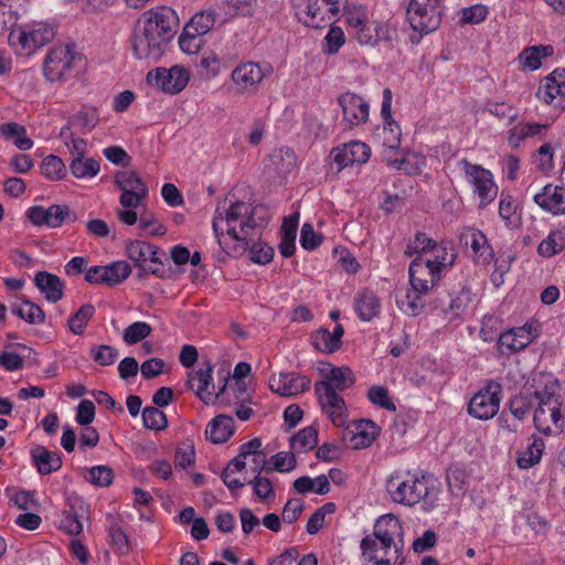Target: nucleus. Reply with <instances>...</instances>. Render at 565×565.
Wrapping results in <instances>:
<instances>
[{"mask_svg": "<svg viewBox=\"0 0 565 565\" xmlns=\"http://www.w3.org/2000/svg\"><path fill=\"white\" fill-rule=\"evenodd\" d=\"M41 172L50 180H62L66 175V167L60 157L50 154L43 159Z\"/></svg>", "mask_w": 565, "mask_h": 565, "instance_id": "obj_48", "label": "nucleus"}, {"mask_svg": "<svg viewBox=\"0 0 565 565\" xmlns=\"http://www.w3.org/2000/svg\"><path fill=\"white\" fill-rule=\"evenodd\" d=\"M472 300V294L469 287L463 286L456 297L451 298L447 306H444V299H439V306L443 312H450L452 318L459 317Z\"/></svg>", "mask_w": 565, "mask_h": 565, "instance_id": "obj_40", "label": "nucleus"}, {"mask_svg": "<svg viewBox=\"0 0 565 565\" xmlns=\"http://www.w3.org/2000/svg\"><path fill=\"white\" fill-rule=\"evenodd\" d=\"M102 269L107 286L119 285L131 274V267L126 262H114L109 265L102 266Z\"/></svg>", "mask_w": 565, "mask_h": 565, "instance_id": "obj_42", "label": "nucleus"}, {"mask_svg": "<svg viewBox=\"0 0 565 565\" xmlns=\"http://www.w3.org/2000/svg\"><path fill=\"white\" fill-rule=\"evenodd\" d=\"M215 17L216 13L212 9L201 11L192 17L185 28L203 36L214 26Z\"/></svg>", "mask_w": 565, "mask_h": 565, "instance_id": "obj_44", "label": "nucleus"}, {"mask_svg": "<svg viewBox=\"0 0 565 565\" xmlns=\"http://www.w3.org/2000/svg\"><path fill=\"white\" fill-rule=\"evenodd\" d=\"M315 392L322 411L335 426H343L347 422V405L342 396L332 390L329 383H316Z\"/></svg>", "mask_w": 565, "mask_h": 565, "instance_id": "obj_12", "label": "nucleus"}, {"mask_svg": "<svg viewBox=\"0 0 565 565\" xmlns=\"http://www.w3.org/2000/svg\"><path fill=\"white\" fill-rule=\"evenodd\" d=\"M446 478H447L449 490L454 494H459V493L463 492L466 480H467V473H466L465 469H462L458 465H451L447 469Z\"/></svg>", "mask_w": 565, "mask_h": 565, "instance_id": "obj_53", "label": "nucleus"}, {"mask_svg": "<svg viewBox=\"0 0 565 565\" xmlns=\"http://www.w3.org/2000/svg\"><path fill=\"white\" fill-rule=\"evenodd\" d=\"M468 181L473 185L475 193L480 199V207L490 204L497 196L498 188L493 182L492 173L479 164H473L467 159L460 161Z\"/></svg>", "mask_w": 565, "mask_h": 565, "instance_id": "obj_9", "label": "nucleus"}, {"mask_svg": "<svg viewBox=\"0 0 565 565\" xmlns=\"http://www.w3.org/2000/svg\"><path fill=\"white\" fill-rule=\"evenodd\" d=\"M21 305H14L12 307V313L18 316L20 319L26 321L30 324H43L45 322V313L43 309L25 298L20 297Z\"/></svg>", "mask_w": 565, "mask_h": 565, "instance_id": "obj_35", "label": "nucleus"}, {"mask_svg": "<svg viewBox=\"0 0 565 565\" xmlns=\"http://www.w3.org/2000/svg\"><path fill=\"white\" fill-rule=\"evenodd\" d=\"M99 170L100 164L94 158L75 157L70 162V171L76 179L93 178Z\"/></svg>", "mask_w": 565, "mask_h": 565, "instance_id": "obj_39", "label": "nucleus"}, {"mask_svg": "<svg viewBox=\"0 0 565 565\" xmlns=\"http://www.w3.org/2000/svg\"><path fill=\"white\" fill-rule=\"evenodd\" d=\"M289 444L297 452L312 450L318 444V430L312 426L305 427L290 437Z\"/></svg>", "mask_w": 565, "mask_h": 565, "instance_id": "obj_38", "label": "nucleus"}, {"mask_svg": "<svg viewBox=\"0 0 565 565\" xmlns=\"http://www.w3.org/2000/svg\"><path fill=\"white\" fill-rule=\"evenodd\" d=\"M178 25V15L169 7H157L145 11L138 19L131 35L135 57L158 61L175 35Z\"/></svg>", "mask_w": 565, "mask_h": 565, "instance_id": "obj_2", "label": "nucleus"}, {"mask_svg": "<svg viewBox=\"0 0 565 565\" xmlns=\"http://www.w3.org/2000/svg\"><path fill=\"white\" fill-rule=\"evenodd\" d=\"M235 431V423L230 415H217L205 429L206 438L213 444H222L230 439Z\"/></svg>", "mask_w": 565, "mask_h": 565, "instance_id": "obj_29", "label": "nucleus"}, {"mask_svg": "<svg viewBox=\"0 0 565 565\" xmlns=\"http://www.w3.org/2000/svg\"><path fill=\"white\" fill-rule=\"evenodd\" d=\"M203 40L202 35L196 34L190 29H183V32L179 36V46L186 54H194L202 46Z\"/></svg>", "mask_w": 565, "mask_h": 565, "instance_id": "obj_57", "label": "nucleus"}, {"mask_svg": "<svg viewBox=\"0 0 565 565\" xmlns=\"http://www.w3.org/2000/svg\"><path fill=\"white\" fill-rule=\"evenodd\" d=\"M95 315V307L92 303L83 305L68 320L71 332L81 335L85 332L88 321Z\"/></svg>", "mask_w": 565, "mask_h": 565, "instance_id": "obj_45", "label": "nucleus"}, {"mask_svg": "<svg viewBox=\"0 0 565 565\" xmlns=\"http://www.w3.org/2000/svg\"><path fill=\"white\" fill-rule=\"evenodd\" d=\"M544 448V440L540 437L533 436L532 443L518 456L516 462L519 468L529 469L539 463Z\"/></svg>", "mask_w": 565, "mask_h": 565, "instance_id": "obj_37", "label": "nucleus"}, {"mask_svg": "<svg viewBox=\"0 0 565 565\" xmlns=\"http://www.w3.org/2000/svg\"><path fill=\"white\" fill-rule=\"evenodd\" d=\"M338 103L341 106L343 119L350 127L367 121L370 114L369 103L358 94L344 93L339 96Z\"/></svg>", "mask_w": 565, "mask_h": 565, "instance_id": "obj_18", "label": "nucleus"}, {"mask_svg": "<svg viewBox=\"0 0 565 565\" xmlns=\"http://www.w3.org/2000/svg\"><path fill=\"white\" fill-rule=\"evenodd\" d=\"M367 397L373 404H375L384 409H387V411L396 409L395 404L391 401V398L388 396L387 390L383 386H372L369 390Z\"/></svg>", "mask_w": 565, "mask_h": 565, "instance_id": "obj_62", "label": "nucleus"}, {"mask_svg": "<svg viewBox=\"0 0 565 565\" xmlns=\"http://www.w3.org/2000/svg\"><path fill=\"white\" fill-rule=\"evenodd\" d=\"M533 341L530 329L513 328L502 333L498 339V350L501 354H512L526 348Z\"/></svg>", "mask_w": 565, "mask_h": 565, "instance_id": "obj_23", "label": "nucleus"}, {"mask_svg": "<svg viewBox=\"0 0 565 565\" xmlns=\"http://www.w3.org/2000/svg\"><path fill=\"white\" fill-rule=\"evenodd\" d=\"M78 510H83V501L81 499H75L74 502H70L68 509L62 511L60 527L70 535H78L83 531Z\"/></svg>", "mask_w": 565, "mask_h": 565, "instance_id": "obj_33", "label": "nucleus"}, {"mask_svg": "<svg viewBox=\"0 0 565 565\" xmlns=\"http://www.w3.org/2000/svg\"><path fill=\"white\" fill-rule=\"evenodd\" d=\"M87 472L88 476L85 477L86 480L97 487H108L111 484L114 479L113 469L108 466H95L92 467Z\"/></svg>", "mask_w": 565, "mask_h": 565, "instance_id": "obj_54", "label": "nucleus"}, {"mask_svg": "<svg viewBox=\"0 0 565 565\" xmlns=\"http://www.w3.org/2000/svg\"><path fill=\"white\" fill-rule=\"evenodd\" d=\"M223 3L228 8L227 13L243 17L252 15L257 7L256 0H223Z\"/></svg>", "mask_w": 565, "mask_h": 565, "instance_id": "obj_61", "label": "nucleus"}, {"mask_svg": "<svg viewBox=\"0 0 565 565\" xmlns=\"http://www.w3.org/2000/svg\"><path fill=\"white\" fill-rule=\"evenodd\" d=\"M139 226L142 231L148 232L150 236H162L167 233V227L149 212H145L140 215Z\"/></svg>", "mask_w": 565, "mask_h": 565, "instance_id": "obj_60", "label": "nucleus"}, {"mask_svg": "<svg viewBox=\"0 0 565 565\" xmlns=\"http://www.w3.org/2000/svg\"><path fill=\"white\" fill-rule=\"evenodd\" d=\"M212 373L213 365L210 360H205L196 371L189 372L188 374L189 388L194 390V381H196L198 387L195 394L205 404L210 403L213 397V394L207 392V388L213 381Z\"/></svg>", "mask_w": 565, "mask_h": 565, "instance_id": "obj_24", "label": "nucleus"}, {"mask_svg": "<svg viewBox=\"0 0 565 565\" xmlns=\"http://www.w3.org/2000/svg\"><path fill=\"white\" fill-rule=\"evenodd\" d=\"M322 237L318 235L313 226L309 223H305L300 231V244L306 250H313L320 246Z\"/></svg>", "mask_w": 565, "mask_h": 565, "instance_id": "obj_64", "label": "nucleus"}, {"mask_svg": "<svg viewBox=\"0 0 565 565\" xmlns=\"http://www.w3.org/2000/svg\"><path fill=\"white\" fill-rule=\"evenodd\" d=\"M313 347L322 353H334L339 350L340 343L333 338V334L326 328H320L312 337Z\"/></svg>", "mask_w": 565, "mask_h": 565, "instance_id": "obj_47", "label": "nucleus"}, {"mask_svg": "<svg viewBox=\"0 0 565 565\" xmlns=\"http://www.w3.org/2000/svg\"><path fill=\"white\" fill-rule=\"evenodd\" d=\"M142 423L148 429L160 431L168 427L164 412L156 406H146L142 411Z\"/></svg>", "mask_w": 565, "mask_h": 565, "instance_id": "obj_46", "label": "nucleus"}, {"mask_svg": "<svg viewBox=\"0 0 565 565\" xmlns=\"http://www.w3.org/2000/svg\"><path fill=\"white\" fill-rule=\"evenodd\" d=\"M298 228V215H289L284 218L281 225V241L279 252L284 257H291L296 250V234Z\"/></svg>", "mask_w": 565, "mask_h": 565, "instance_id": "obj_34", "label": "nucleus"}, {"mask_svg": "<svg viewBox=\"0 0 565 565\" xmlns=\"http://www.w3.org/2000/svg\"><path fill=\"white\" fill-rule=\"evenodd\" d=\"M401 127L395 120L385 122L382 134L383 146L392 150L397 149L401 145Z\"/></svg>", "mask_w": 565, "mask_h": 565, "instance_id": "obj_59", "label": "nucleus"}, {"mask_svg": "<svg viewBox=\"0 0 565 565\" xmlns=\"http://www.w3.org/2000/svg\"><path fill=\"white\" fill-rule=\"evenodd\" d=\"M501 391L500 383L490 381L471 397L468 405L469 415L480 420H488L494 417L499 412Z\"/></svg>", "mask_w": 565, "mask_h": 565, "instance_id": "obj_7", "label": "nucleus"}, {"mask_svg": "<svg viewBox=\"0 0 565 565\" xmlns=\"http://www.w3.org/2000/svg\"><path fill=\"white\" fill-rule=\"evenodd\" d=\"M54 35L55 29L53 25L38 22L25 25L18 32L12 31L9 35V42L15 43L17 41L25 54H31L53 40Z\"/></svg>", "mask_w": 565, "mask_h": 565, "instance_id": "obj_8", "label": "nucleus"}, {"mask_svg": "<svg viewBox=\"0 0 565 565\" xmlns=\"http://www.w3.org/2000/svg\"><path fill=\"white\" fill-rule=\"evenodd\" d=\"M565 248V231H552L548 236L543 239L537 253L543 257H552Z\"/></svg>", "mask_w": 565, "mask_h": 565, "instance_id": "obj_43", "label": "nucleus"}, {"mask_svg": "<svg viewBox=\"0 0 565 565\" xmlns=\"http://www.w3.org/2000/svg\"><path fill=\"white\" fill-rule=\"evenodd\" d=\"M340 0H294L296 17L302 24L320 29L333 20L339 11Z\"/></svg>", "mask_w": 565, "mask_h": 565, "instance_id": "obj_6", "label": "nucleus"}, {"mask_svg": "<svg viewBox=\"0 0 565 565\" xmlns=\"http://www.w3.org/2000/svg\"><path fill=\"white\" fill-rule=\"evenodd\" d=\"M460 242L466 246L470 245L475 258L481 260L483 264H489L494 257L493 249L486 235L479 230H467L460 235Z\"/></svg>", "mask_w": 565, "mask_h": 565, "instance_id": "obj_25", "label": "nucleus"}, {"mask_svg": "<svg viewBox=\"0 0 565 565\" xmlns=\"http://www.w3.org/2000/svg\"><path fill=\"white\" fill-rule=\"evenodd\" d=\"M115 184L119 190H131V191H138V190H148L146 184L142 182V180L139 178V175L131 170H124L118 171L115 174Z\"/></svg>", "mask_w": 565, "mask_h": 565, "instance_id": "obj_49", "label": "nucleus"}, {"mask_svg": "<svg viewBox=\"0 0 565 565\" xmlns=\"http://www.w3.org/2000/svg\"><path fill=\"white\" fill-rule=\"evenodd\" d=\"M152 332V328L149 323L143 321H137L129 324L124 332V341L127 344H136L147 337H149Z\"/></svg>", "mask_w": 565, "mask_h": 565, "instance_id": "obj_51", "label": "nucleus"}, {"mask_svg": "<svg viewBox=\"0 0 565 565\" xmlns=\"http://www.w3.org/2000/svg\"><path fill=\"white\" fill-rule=\"evenodd\" d=\"M268 221L269 212L266 206L237 200L227 209L217 205L212 226L220 245L221 236L226 232L234 241L242 243L244 250L249 252L253 263L265 265L273 259L274 248L263 241L254 242L250 232L263 230Z\"/></svg>", "mask_w": 565, "mask_h": 565, "instance_id": "obj_1", "label": "nucleus"}, {"mask_svg": "<svg viewBox=\"0 0 565 565\" xmlns=\"http://www.w3.org/2000/svg\"><path fill=\"white\" fill-rule=\"evenodd\" d=\"M562 405H537L533 414V423L536 429L546 436L557 435L564 429V418L561 412Z\"/></svg>", "mask_w": 565, "mask_h": 565, "instance_id": "obj_19", "label": "nucleus"}, {"mask_svg": "<svg viewBox=\"0 0 565 565\" xmlns=\"http://www.w3.org/2000/svg\"><path fill=\"white\" fill-rule=\"evenodd\" d=\"M436 247V242L429 238L425 233L418 232L414 238L408 242L404 250L406 257H412L415 254H423L433 250Z\"/></svg>", "mask_w": 565, "mask_h": 565, "instance_id": "obj_50", "label": "nucleus"}, {"mask_svg": "<svg viewBox=\"0 0 565 565\" xmlns=\"http://www.w3.org/2000/svg\"><path fill=\"white\" fill-rule=\"evenodd\" d=\"M534 202L554 215L565 214V189L547 184L534 195Z\"/></svg>", "mask_w": 565, "mask_h": 565, "instance_id": "obj_21", "label": "nucleus"}, {"mask_svg": "<svg viewBox=\"0 0 565 565\" xmlns=\"http://www.w3.org/2000/svg\"><path fill=\"white\" fill-rule=\"evenodd\" d=\"M345 43V36L341 28L331 25L324 38L323 52L327 54H335Z\"/></svg>", "mask_w": 565, "mask_h": 565, "instance_id": "obj_56", "label": "nucleus"}, {"mask_svg": "<svg viewBox=\"0 0 565 565\" xmlns=\"http://www.w3.org/2000/svg\"><path fill=\"white\" fill-rule=\"evenodd\" d=\"M332 153L334 162L343 169L354 163H365L370 159L371 149L362 141H351L342 148L334 149Z\"/></svg>", "mask_w": 565, "mask_h": 565, "instance_id": "obj_20", "label": "nucleus"}, {"mask_svg": "<svg viewBox=\"0 0 565 565\" xmlns=\"http://www.w3.org/2000/svg\"><path fill=\"white\" fill-rule=\"evenodd\" d=\"M534 406L532 391L525 388L510 399L509 407L518 420H523Z\"/></svg>", "mask_w": 565, "mask_h": 565, "instance_id": "obj_41", "label": "nucleus"}, {"mask_svg": "<svg viewBox=\"0 0 565 565\" xmlns=\"http://www.w3.org/2000/svg\"><path fill=\"white\" fill-rule=\"evenodd\" d=\"M310 380L306 375L295 372H281L269 377V388L280 396H295L309 390Z\"/></svg>", "mask_w": 565, "mask_h": 565, "instance_id": "obj_16", "label": "nucleus"}, {"mask_svg": "<svg viewBox=\"0 0 565 565\" xmlns=\"http://www.w3.org/2000/svg\"><path fill=\"white\" fill-rule=\"evenodd\" d=\"M0 136L12 141L19 150H29L33 147V140L26 136L24 126L9 121L0 125Z\"/></svg>", "mask_w": 565, "mask_h": 565, "instance_id": "obj_32", "label": "nucleus"}, {"mask_svg": "<svg viewBox=\"0 0 565 565\" xmlns=\"http://www.w3.org/2000/svg\"><path fill=\"white\" fill-rule=\"evenodd\" d=\"M33 281L49 302L56 303L63 298L65 284L57 275L44 270L39 271Z\"/></svg>", "mask_w": 565, "mask_h": 565, "instance_id": "obj_26", "label": "nucleus"}, {"mask_svg": "<svg viewBox=\"0 0 565 565\" xmlns=\"http://www.w3.org/2000/svg\"><path fill=\"white\" fill-rule=\"evenodd\" d=\"M402 530V525L395 516L388 514L382 516L374 526V539L381 542L384 548H390L394 543V535Z\"/></svg>", "mask_w": 565, "mask_h": 565, "instance_id": "obj_31", "label": "nucleus"}, {"mask_svg": "<svg viewBox=\"0 0 565 565\" xmlns=\"http://www.w3.org/2000/svg\"><path fill=\"white\" fill-rule=\"evenodd\" d=\"M537 99L563 111L565 109V68H556L540 84Z\"/></svg>", "mask_w": 565, "mask_h": 565, "instance_id": "obj_13", "label": "nucleus"}, {"mask_svg": "<svg viewBox=\"0 0 565 565\" xmlns=\"http://www.w3.org/2000/svg\"><path fill=\"white\" fill-rule=\"evenodd\" d=\"M26 217L36 226L46 225L51 228H57L63 225L66 220L77 221L75 213L71 212L67 205L53 204L49 209L35 205L26 211Z\"/></svg>", "mask_w": 565, "mask_h": 565, "instance_id": "obj_14", "label": "nucleus"}, {"mask_svg": "<svg viewBox=\"0 0 565 565\" xmlns=\"http://www.w3.org/2000/svg\"><path fill=\"white\" fill-rule=\"evenodd\" d=\"M429 480L409 471H395L386 479V491L395 503L412 507L429 495Z\"/></svg>", "mask_w": 565, "mask_h": 565, "instance_id": "obj_3", "label": "nucleus"}, {"mask_svg": "<svg viewBox=\"0 0 565 565\" xmlns=\"http://www.w3.org/2000/svg\"><path fill=\"white\" fill-rule=\"evenodd\" d=\"M84 66V57L68 45L52 49L43 63V74L50 82L74 78Z\"/></svg>", "mask_w": 565, "mask_h": 565, "instance_id": "obj_4", "label": "nucleus"}, {"mask_svg": "<svg viewBox=\"0 0 565 565\" xmlns=\"http://www.w3.org/2000/svg\"><path fill=\"white\" fill-rule=\"evenodd\" d=\"M92 359L102 366L114 364L118 356V350L106 344L94 345L90 349Z\"/></svg>", "mask_w": 565, "mask_h": 565, "instance_id": "obj_55", "label": "nucleus"}, {"mask_svg": "<svg viewBox=\"0 0 565 565\" xmlns=\"http://www.w3.org/2000/svg\"><path fill=\"white\" fill-rule=\"evenodd\" d=\"M148 83L156 85L162 92L174 95L182 92L189 81L188 70L181 65H174L170 68L158 67L147 74Z\"/></svg>", "mask_w": 565, "mask_h": 565, "instance_id": "obj_10", "label": "nucleus"}, {"mask_svg": "<svg viewBox=\"0 0 565 565\" xmlns=\"http://www.w3.org/2000/svg\"><path fill=\"white\" fill-rule=\"evenodd\" d=\"M423 295L411 288L405 296V300L401 302L402 309L409 316L420 315L425 307V302L422 299Z\"/></svg>", "mask_w": 565, "mask_h": 565, "instance_id": "obj_58", "label": "nucleus"}, {"mask_svg": "<svg viewBox=\"0 0 565 565\" xmlns=\"http://www.w3.org/2000/svg\"><path fill=\"white\" fill-rule=\"evenodd\" d=\"M31 458L38 472L42 476L60 470L63 463L58 452L50 451L40 445L31 449Z\"/></svg>", "mask_w": 565, "mask_h": 565, "instance_id": "obj_28", "label": "nucleus"}, {"mask_svg": "<svg viewBox=\"0 0 565 565\" xmlns=\"http://www.w3.org/2000/svg\"><path fill=\"white\" fill-rule=\"evenodd\" d=\"M375 430L376 425L372 420L361 419L354 423L353 428L344 430L343 440H349L352 449H363L375 439Z\"/></svg>", "mask_w": 565, "mask_h": 565, "instance_id": "obj_22", "label": "nucleus"}, {"mask_svg": "<svg viewBox=\"0 0 565 565\" xmlns=\"http://www.w3.org/2000/svg\"><path fill=\"white\" fill-rule=\"evenodd\" d=\"M317 383H329L334 391H344L355 383V376L348 366L331 367L329 373L324 375L323 381Z\"/></svg>", "mask_w": 565, "mask_h": 565, "instance_id": "obj_36", "label": "nucleus"}, {"mask_svg": "<svg viewBox=\"0 0 565 565\" xmlns=\"http://www.w3.org/2000/svg\"><path fill=\"white\" fill-rule=\"evenodd\" d=\"M540 386L532 391L534 403L537 405L553 406L562 405L558 381L551 375H542L539 380Z\"/></svg>", "mask_w": 565, "mask_h": 565, "instance_id": "obj_27", "label": "nucleus"}, {"mask_svg": "<svg viewBox=\"0 0 565 565\" xmlns=\"http://www.w3.org/2000/svg\"><path fill=\"white\" fill-rule=\"evenodd\" d=\"M444 15L441 0H411L406 10V18L414 32L424 34L436 31Z\"/></svg>", "mask_w": 565, "mask_h": 565, "instance_id": "obj_5", "label": "nucleus"}, {"mask_svg": "<svg viewBox=\"0 0 565 565\" xmlns=\"http://www.w3.org/2000/svg\"><path fill=\"white\" fill-rule=\"evenodd\" d=\"M409 284L418 294H428L440 279V268L430 259L417 256L409 268Z\"/></svg>", "mask_w": 565, "mask_h": 565, "instance_id": "obj_11", "label": "nucleus"}, {"mask_svg": "<svg viewBox=\"0 0 565 565\" xmlns=\"http://www.w3.org/2000/svg\"><path fill=\"white\" fill-rule=\"evenodd\" d=\"M128 258L140 269L138 276L141 278L146 275L147 263L162 265V257H166L164 250L158 246L142 242L134 241L126 248Z\"/></svg>", "mask_w": 565, "mask_h": 565, "instance_id": "obj_15", "label": "nucleus"}, {"mask_svg": "<svg viewBox=\"0 0 565 565\" xmlns=\"http://www.w3.org/2000/svg\"><path fill=\"white\" fill-rule=\"evenodd\" d=\"M268 472H289L297 466L296 456L292 452L280 451L270 457Z\"/></svg>", "mask_w": 565, "mask_h": 565, "instance_id": "obj_52", "label": "nucleus"}, {"mask_svg": "<svg viewBox=\"0 0 565 565\" xmlns=\"http://www.w3.org/2000/svg\"><path fill=\"white\" fill-rule=\"evenodd\" d=\"M99 121L98 111L94 107H83L74 117L73 124L82 128L93 129Z\"/></svg>", "mask_w": 565, "mask_h": 565, "instance_id": "obj_63", "label": "nucleus"}, {"mask_svg": "<svg viewBox=\"0 0 565 565\" xmlns=\"http://www.w3.org/2000/svg\"><path fill=\"white\" fill-rule=\"evenodd\" d=\"M264 77L265 70L255 62L242 63L231 74L237 92L243 94L255 92Z\"/></svg>", "mask_w": 565, "mask_h": 565, "instance_id": "obj_17", "label": "nucleus"}, {"mask_svg": "<svg viewBox=\"0 0 565 565\" xmlns=\"http://www.w3.org/2000/svg\"><path fill=\"white\" fill-rule=\"evenodd\" d=\"M380 300L370 290L359 291L354 298V309L362 321H371L380 313Z\"/></svg>", "mask_w": 565, "mask_h": 565, "instance_id": "obj_30", "label": "nucleus"}]
</instances>
